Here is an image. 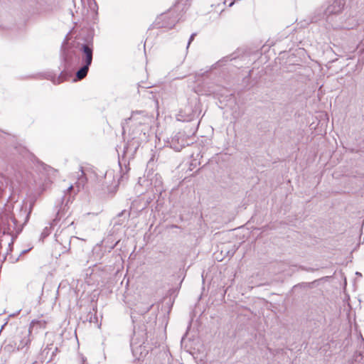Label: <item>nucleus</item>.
<instances>
[{"label": "nucleus", "instance_id": "obj_23", "mask_svg": "<svg viewBox=\"0 0 364 364\" xmlns=\"http://www.w3.org/2000/svg\"><path fill=\"white\" fill-rule=\"evenodd\" d=\"M28 250H23V251L21 252V254H25V253H26Z\"/></svg>", "mask_w": 364, "mask_h": 364}, {"label": "nucleus", "instance_id": "obj_20", "mask_svg": "<svg viewBox=\"0 0 364 364\" xmlns=\"http://www.w3.org/2000/svg\"><path fill=\"white\" fill-rule=\"evenodd\" d=\"M81 364H87L86 363V360L84 357H81Z\"/></svg>", "mask_w": 364, "mask_h": 364}, {"label": "nucleus", "instance_id": "obj_22", "mask_svg": "<svg viewBox=\"0 0 364 364\" xmlns=\"http://www.w3.org/2000/svg\"><path fill=\"white\" fill-rule=\"evenodd\" d=\"M124 152L125 154L128 152V147H127V146H124Z\"/></svg>", "mask_w": 364, "mask_h": 364}, {"label": "nucleus", "instance_id": "obj_14", "mask_svg": "<svg viewBox=\"0 0 364 364\" xmlns=\"http://www.w3.org/2000/svg\"><path fill=\"white\" fill-rule=\"evenodd\" d=\"M63 77V73H62L60 75L53 81L55 84H60L61 82L64 80Z\"/></svg>", "mask_w": 364, "mask_h": 364}, {"label": "nucleus", "instance_id": "obj_5", "mask_svg": "<svg viewBox=\"0 0 364 364\" xmlns=\"http://www.w3.org/2000/svg\"><path fill=\"white\" fill-rule=\"evenodd\" d=\"M30 334L31 328L28 329L25 328L21 331V335L16 336L14 341L18 350L23 349L31 342Z\"/></svg>", "mask_w": 364, "mask_h": 364}, {"label": "nucleus", "instance_id": "obj_12", "mask_svg": "<svg viewBox=\"0 0 364 364\" xmlns=\"http://www.w3.org/2000/svg\"><path fill=\"white\" fill-rule=\"evenodd\" d=\"M54 225H55V223H53V221L52 223H50V227H46L43 229V232H41V238L42 240H43L44 238H46L47 236H48L50 235L51 227Z\"/></svg>", "mask_w": 364, "mask_h": 364}, {"label": "nucleus", "instance_id": "obj_1", "mask_svg": "<svg viewBox=\"0 0 364 364\" xmlns=\"http://www.w3.org/2000/svg\"><path fill=\"white\" fill-rule=\"evenodd\" d=\"M153 123V117L144 111H136L132 113L130 117L125 119L122 123L123 133L129 127L133 139L139 138L146 140Z\"/></svg>", "mask_w": 364, "mask_h": 364}, {"label": "nucleus", "instance_id": "obj_8", "mask_svg": "<svg viewBox=\"0 0 364 364\" xmlns=\"http://www.w3.org/2000/svg\"><path fill=\"white\" fill-rule=\"evenodd\" d=\"M344 6L343 0H334L333 4L329 5L326 11L325 15L329 16L332 14H337L340 13Z\"/></svg>", "mask_w": 364, "mask_h": 364}, {"label": "nucleus", "instance_id": "obj_11", "mask_svg": "<svg viewBox=\"0 0 364 364\" xmlns=\"http://www.w3.org/2000/svg\"><path fill=\"white\" fill-rule=\"evenodd\" d=\"M82 66L77 71L76 77L77 80L83 79L87 74L90 65L82 63Z\"/></svg>", "mask_w": 364, "mask_h": 364}, {"label": "nucleus", "instance_id": "obj_28", "mask_svg": "<svg viewBox=\"0 0 364 364\" xmlns=\"http://www.w3.org/2000/svg\"><path fill=\"white\" fill-rule=\"evenodd\" d=\"M71 189H73V186H70L68 188V191H70Z\"/></svg>", "mask_w": 364, "mask_h": 364}, {"label": "nucleus", "instance_id": "obj_10", "mask_svg": "<svg viewBox=\"0 0 364 364\" xmlns=\"http://www.w3.org/2000/svg\"><path fill=\"white\" fill-rule=\"evenodd\" d=\"M58 352V348L53 344L48 345L42 351V355L48 363L52 362Z\"/></svg>", "mask_w": 364, "mask_h": 364}, {"label": "nucleus", "instance_id": "obj_3", "mask_svg": "<svg viewBox=\"0 0 364 364\" xmlns=\"http://www.w3.org/2000/svg\"><path fill=\"white\" fill-rule=\"evenodd\" d=\"M30 213L31 210H28L26 207L21 206L19 209L18 214H14V215L11 217L14 230L16 229L18 223H21L23 225L26 224L29 220Z\"/></svg>", "mask_w": 364, "mask_h": 364}, {"label": "nucleus", "instance_id": "obj_13", "mask_svg": "<svg viewBox=\"0 0 364 364\" xmlns=\"http://www.w3.org/2000/svg\"><path fill=\"white\" fill-rule=\"evenodd\" d=\"M80 173L78 174L77 177H78V185H83L85 183V182L86 181V178H85V173L82 170V168L80 167Z\"/></svg>", "mask_w": 364, "mask_h": 364}, {"label": "nucleus", "instance_id": "obj_19", "mask_svg": "<svg viewBox=\"0 0 364 364\" xmlns=\"http://www.w3.org/2000/svg\"><path fill=\"white\" fill-rule=\"evenodd\" d=\"M125 213V210H122L121 213H119L118 215H117V217L119 218H120Z\"/></svg>", "mask_w": 364, "mask_h": 364}, {"label": "nucleus", "instance_id": "obj_24", "mask_svg": "<svg viewBox=\"0 0 364 364\" xmlns=\"http://www.w3.org/2000/svg\"><path fill=\"white\" fill-rule=\"evenodd\" d=\"M355 274H356V275H358V276H359V277H361V276H362L361 273H360V272H357Z\"/></svg>", "mask_w": 364, "mask_h": 364}, {"label": "nucleus", "instance_id": "obj_2", "mask_svg": "<svg viewBox=\"0 0 364 364\" xmlns=\"http://www.w3.org/2000/svg\"><path fill=\"white\" fill-rule=\"evenodd\" d=\"M146 341V329L143 324L137 328L134 327L133 336L131 338L130 346L132 353L136 356L138 354H142L145 350L144 343Z\"/></svg>", "mask_w": 364, "mask_h": 364}, {"label": "nucleus", "instance_id": "obj_15", "mask_svg": "<svg viewBox=\"0 0 364 364\" xmlns=\"http://www.w3.org/2000/svg\"><path fill=\"white\" fill-rule=\"evenodd\" d=\"M176 21V19H173L171 23H168L167 24H163L162 26L164 27H168L169 28H171L173 26H174Z\"/></svg>", "mask_w": 364, "mask_h": 364}, {"label": "nucleus", "instance_id": "obj_9", "mask_svg": "<svg viewBox=\"0 0 364 364\" xmlns=\"http://www.w3.org/2000/svg\"><path fill=\"white\" fill-rule=\"evenodd\" d=\"M70 202V198H67V196H65L57 212V216L53 220V223H56V221L58 220H60V218L64 216L67 213H68L70 206L68 205Z\"/></svg>", "mask_w": 364, "mask_h": 364}, {"label": "nucleus", "instance_id": "obj_17", "mask_svg": "<svg viewBox=\"0 0 364 364\" xmlns=\"http://www.w3.org/2000/svg\"><path fill=\"white\" fill-rule=\"evenodd\" d=\"M195 36H196V33H193V34L191 36V37H190V38H189V41H188V46H187V47H188V46H189V45L191 44V41H193Z\"/></svg>", "mask_w": 364, "mask_h": 364}, {"label": "nucleus", "instance_id": "obj_16", "mask_svg": "<svg viewBox=\"0 0 364 364\" xmlns=\"http://www.w3.org/2000/svg\"><path fill=\"white\" fill-rule=\"evenodd\" d=\"M107 177H109V178L114 177V173L112 171H108L106 172L105 178H107Z\"/></svg>", "mask_w": 364, "mask_h": 364}, {"label": "nucleus", "instance_id": "obj_18", "mask_svg": "<svg viewBox=\"0 0 364 364\" xmlns=\"http://www.w3.org/2000/svg\"><path fill=\"white\" fill-rule=\"evenodd\" d=\"M119 242V240L117 241L114 244H112V245L109 246L108 247L110 249V250H112L115 247V246L118 244Z\"/></svg>", "mask_w": 364, "mask_h": 364}, {"label": "nucleus", "instance_id": "obj_6", "mask_svg": "<svg viewBox=\"0 0 364 364\" xmlns=\"http://www.w3.org/2000/svg\"><path fill=\"white\" fill-rule=\"evenodd\" d=\"M170 147L176 151H181L186 144L183 134L178 132L173 136L169 141Z\"/></svg>", "mask_w": 364, "mask_h": 364}, {"label": "nucleus", "instance_id": "obj_21", "mask_svg": "<svg viewBox=\"0 0 364 364\" xmlns=\"http://www.w3.org/2000/svg\"><path fill=\"white\" fill-rule=\"evenodd\" d=\"M124 221H121V220L119 219V221L116 222V224L115 225H122Z\"/></svg>", "mask_w": 364, "mask_h": 364}, {"label": "nucleus", "instance_id": "obj_26", "mask_svg": "<svg viewBox=\"0 0 364 364\" xmlns=\"http://www.w3.org/2000/svg\"><path fill=\"white\" fill-rule=\"evenodd\" d=\"M124 177V176H121V178H120V179H119V181L120 182L121 181H123Z\"/></svg>", "mask_w": 364, "mask_h": 364}, {"label": "nucleus", "instance_id": "obj_27", "mask_svg": "<svg viewBox=\"0 0 364 364\" xmlns=\"http://www.w3.org/2000/svg\"><path fill=\"white\" fill-rule=\"evenodd\" d=\"M10 230H11V225L9 224V228H8V231H10Z\"/></svg>", "mask_w": 364, "mask_h": 364}, {"label": "nucleus", "instance_id": "obj_4", "mask_svg": "<svg viewBox=\"0 0 364 364\" xmlns=\"http://www.w3.org/2000/svg\"><path fill=\"white\" fill-rule=\"evenodd\" d=\"M79 50L82 52V62L87 65H91L93 56V46L92 43L79 45Z\"/></svg>", "mask_w": 364, "mask_h": 364}, {"label": "nucleus", "instance_id": "obj_25", "mask_svg": "<svg viewBox=\"0 0 364 364\" xmlns=\"http://www.w3.org/2000/svg\"><path fill=\"white\" fill-rule=\"evenodd\" d=\"M166 17H167V15H162V16H161V18H162L163 19H165Z\"/></svg>", "mask_w": 364, "mask_h": 364}, {"label": "nucleus", "instance_id": "obj_7", "mask_svg": "<svg viewBox=\"0 0 364 364\" xmlns=\"http://www.w3.org/2000/svg\"><path fill=\"white\" fill-rule=\"evenodd\" d=\"M196 115V112L193 110L192 107L188 105L179 112L177 119L182 122H191L195 118Z\"/></svg>", "mask_w": 364, "mask_h": 364}]
</instances>
